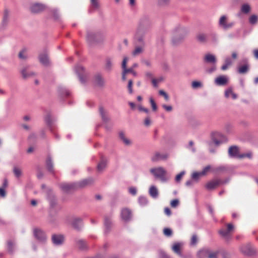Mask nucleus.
I'll list each match as a JSON object with an SVG mask.
<instances>
[{
	"label": "nucleus",
	"instance_id": "obj_48",
	"mask_svg": "<svg viewBox=\"0 0 258 258\" xmlns=\"http://www.w3.org/2000/svg\"><path fill=\"white\" fill-rule=\"evenodd\" d=\"M179 205V201L177 199H174L171 201L170 206L172 208H176Z\"/></svg>",
	"mask_w": 258,
	"mask_h": 258
},
{
	"label": "nucleus",
	"instance_id": "obj_38",
	"mask_svg": "<svg viewBox=\"0 0 258 258\" xmlns=\"http://www.w3.org/2000/svg\"><path fill=\"white\" fill-rule=\"evenodd\" d=\"M22 75L23 77L26 79L28 77L34 76L35 74L33 72L27 73V70L26 69H24L22 71Z\"/></svg>",
	"mask_w": 258,
	"mask_h": 258
},
{
	"label": "nucleus",
	"instance_id": "obj_31",
	"mask_svg": "<svg viewBox=\"0 0 258 258\" xmlns=\"http://www.w3.org/2000/svg\"><path fill=\"white\" fill-rule=\"evenodd\" d=\"M251 10V8L248 4H245L242 5L241 7V11L244 14L248 13Z\"/></svg>",
	"mask_w": 258,
	"mask_h": 258
},
{
	"label": "nucleus",
	"instance_id": "obj_63",
	"mask_svg": "<svg viewBox=\"0 0 258 258\" xmlns=\"http://www.w3.org/2000/svg\"><path fill=\"white\" fill-rule=\"evenodd\" d=\"M163 108H164L166 111H170L172 109V107L171 106H167L165 104L162 105Z\"/></svg>",
	"mask_w": 258,
	"mask_h": 258
},
{
	"label": "nucleus",
	"instance_id": "obj_1",
	"mask_svg": "<svg viewBox=\"0 0 258 258\" xmlns=\"http://www.w3.org/2000/svg\"><path fill=\"white\" fill-rule=\"evenodd\" d=\"M197 40L201 43H205L208 41L215 42L217 41V36L215 33L205 34L199 33L196 36Z\"/></svg>",
	"mask_w": 258,
	"mask_h": 258
},
{
	"label": "nucleus",
	"instance_id": "obj_26",
	"mask_svg": "<svg viewBox=\"0 0 258 258\" xmlns=\"http://www.w3.org/2000/svg\"><path fill=\"white\" fill-rule=\"evenodd\" d=\"M93 182V180L92 178L85 179L80 182L78 183V186L83 187L91 184Z\"/></svg>",
	"mask_w": 258,
	"mask_h": 258
},
{
	"label": "nucleus",
	"instance_id": "obj_15",
	"mask_svg": "<svg viewBox=\"0 0 258 258\" xmlns=\"http://www.w3.org/2000/svg\"><path fill=\"white\" fill-rule=\"evenodd\" d=\"M127 58L124 57L123 59L122 62V68L124 71V72L127 74L129 73H132L134 76H136L137 74L135 71H134L133 68H131L130 69L126 68V63L127 61Z\"/></svg>",
	"mask_w": 258,
	"mask_h": 258
},
{
	"label": "nucleus",
	"instance_id": "obj_57",
	"mask_svg": "<svg viewBox=\"0 0 258 258\" xmlns=\"http://www.w3.org/2000/svg\"><path fill=\"white\" fill-rule=\"evenodd\" d=\"M129 192L133 196H135L137 194V189L135 187H131L128 189Z\"/></svg>",
	"mask_w": 258,
	"mask_h": 258
},
{
	"label": "nucleus",
	"instance_id": "obj_55",
	"mask_svg": "<svg viewBox=\"0 0 258 258\" xmlns=\"http://www.w3.org/2000/svg\"><path fill=\"white\" fill-rule=\"evenodd\" d=\"M201 83L199 82L194 81L192 83V87L194 88H197L201 86Z\"/></svg>",
	"mask_w": 258,
	"mask_h": 258
},
{
	"label": "nucleus",
	"instance_id": "obj_54",
	"mask_svg": "<svg viewBox=\"0 0 258 258\" xmlns=\"http://www.w3.org/2000/svg\"><path fill=\"white\" fill-rule=\"evenodd\" d=\"M132 86H133V81L132 80H130L128 81L127 88H128V92L130 94H132L133 93Z\"/></svg>",
	"mask_w": 258,
	"mask_h": 258
},
{
	"label": "nucleus",
	"instance_id": "obj_4",
	"mask_svg": "<svg viewBox=\"0 0 258 258\" xmlns=\"http://www.w3.org/2000/svg\"><path fill=\"white\" fill-rule=\"evenodd\" d=\"M219 25L223 29L228 30L233 27L234 25V22L230 21L226 16L223 15L219 19Z\"/></svg>",
	"mask_w": 258,
	"mask_h": 258
},
{
	"label": "nucleus",
	"instance_id": "obj_41",
	"mask_svg": "<svg viewBox=\"0 0 258 258\" xmlns=\"http://www.w3.org/2000/svg\"><path fill=\"white\" fill-rule=\"evenodd\" d=\"M26 49H24L22 51H21L19 53V57L21 59H25L27 57V56L26 55Z\"/></svg>",
	"mask_w": 258,
	"mask_h": 258
},
{
	"label": "nucleus",
	"instance_id": "obj_30",
	"mask_svg": "<svg viewBox=\"0 0 258 258\" xmlns=\"http://www.w3.org/2000/svg\"><path fill=\"white\" fill-rule=\"evenodd\" d=\"M229 93H231V96L233 99H235L237 98V95L233 92L232 88H230L226 90L225 92V96L226 98L229 97Z\"/></svg>",
	"mask_w": 258,
	"mask_h": 258
},
{
	"label": "nucleus",
	"instance_id": "obj_52",
	"mask_svg": "<svg viewBox=\"0 0 258 258\" xmlns=\"http://www.w3.org/2000/svg\"><path fill=\"white\" fill-rule=\"evenodd\" d=\"M111 222L110 218H108V217H106L105 218V220H104V224H105V226L107 228L109 227L111 225Z\"/></svg>",
	"mask_w": 258,
	"mask_h": 258
},
{
	"label": "nucleus",
	"instance_id": "obj_45",
	"mask_svg": "<svg viewBox=\"0 0 258 258\" xmlns=\"http://www.w3.org/2000/svg\"><path fill=\"white\" fill-rule=\"evenodd\" d=\"M198 242V237L196 235L194 234L192 236L190 239L191 245H195Z\"/></svg>",
	"mask_w": 258,
	"mask_h": 258
},
{
	"label": "nucleus",
	"instance_id": "obj_37",
	"mask_svg": "<svg viewBox=\"0 0 258 258\" xmlns=\"http://www.w3.org/2000/svg\"><path fill=\"white\" fill-rule=\"evenodd\" d=\"M120 138L122 140L124 144L128 145H130L131 142L128 139L125 138L124 134L123 133L119 134Z\"/></svg>",
	"mask_w": 258,
	"mask_h": 258
},
{
	"label": "nucleus",
	"instance_id": "obj_21",
	"mask_svg": "<svg viewBox=\"0 0 258 258\" xmlns=\"http://www.w3.org/2000/svg\"><path fill=\"white\" fill-rule=\"evenodd\" d=\"M183 33V30L182 29H179L177 32L174 33V37L172 39V43L173 44H177V43L183 38V36H180L178 40H176V37L178 35H181Z\"/></svg>",
	"mask_w": 258,
	"mask_h": 258
},
{
	"label": "nucleus",
	"instance_id": "obj_12",
	"mask_svg": "<svg viewBox=\"0 0 258 258\" xmlns=\"http://www.w3.org/2000/svg\"><path fill=\"white\" fill-rule=\"evenodd\" d=\"M77 185L74 183H62L60 184L61 189L65 192H70L76 188Z\"/></svg>",
	"mask_w": 258,
	"mask_h": 258
},
{
	"label": "nucleus",
	"instance_id": "obj_6",
	"mask_svg": "<svg viewBox=\"0 0 258 258\" xmlns=\"http://www.w3.org/2000/svg\"><path fill=\"white\" fill-rule=\"evenodd\" d=\"M168 156L169 155L167 153L156 152L152 157L151 160L153 162H156L159 160H165L168 158Z\"/></svg>",
	"mask_w": 258,
	"mask_h": 258
},
{
	"label": "nucleus",
	"instance_id": "obj_25",
	"mask_svg": "<svg viewBox=\"0 0 258 258\" xmlns=\"http://www.w3.org/2000/svg\"><path fill=\"white\" fill-rule=\"evenodd\" d=\"M107 161L106 159L102 158L101 159L100 162L97 165V170L99 172L102 171L106 167Z\"/></svg>",
	"mask_w": 258,
	"mask_h": 258
},
{
	"label": "nucleus",
	"instance_id": "obj_51",
	"mask_svg": "<svg viewBox=\"0 0 258 258\" xmlns=\"http://www.w3.org/2000/svg\"><path fill=\"white\" fill-rule=\"evenodd\" d=\"M201 176H203L201 174V172H196L193 173V174L192 175V178L194 179L197 180Z\"/></svg>",
	"mask_w": 258,
	"mask_h": 258
},
{
	"label": "nucleus",
	"instance_id": "obj_40",
	"mask_svg": "<svg viewBox=\"0 0 258 258\" xmlns=\"http://www.w3.org/2000/svg\"><path fill=\"white\" fill-rule=\"evenodd\" d=\"M163 233L165 236L169 237L172 235V231L170 228H165L163 230Z\"/></svg>",
	"mask_w": 258,
	"mask_h": 258
},
{
	"label": "nucleus",
	"instance_id": "obj_18",
	"mask_svg": "<svg viewBox=\"0 0 258 258\" xmlns=\"http://www.w3.org/2000/svg\"><path fill=\"white\" fill-rule=\"evenodd\" d=\"M64 238L61 235H53L52 236V240L53 243L56 245H59L62 243Z\"/></svg>",
	"mask_w": 258,
	"mask_h": 258
},
{
	"label": "nucleus",
	"instance_id": "obj_58",
	"mask_svg": "<svg viewBox=\"0 0 258 258\" xmlns=\"http://www.w3.org/2000/svg\"><path fill=\"white\" fill-rule=\"evenodd\" d=\"M170 0H158V4L160 6H164L168 4Z\"/></svg>",
	"mask_w": 258,
	"mask_h": 258
},
{
	"label": "nucleus",
	"instance_id": "obj_47",
	"mask_svg": "<svg viewBox=\"0 0 258 258\" xmlns=\"http://www.w3.org/2000/svg\"><path fill=\"white\" fill-rule=\"evenodd\" d=\"M9 16V12L8 10H5L4 13L3 22H6L8 21Z\"/></svg>",
	"mask_w": 258,
	"mask_h": 258
},
{
	"label": "nucleus",
	"instance_id": "obj_2",
	"mask_svg": "<svg viewBox=\"0 0 258 258\" xmlns=\"http://www.w3.org/2000/svg\"><path fill=\"white\" fill-rule=\"evenodd\" d=\"M150 171L156 178L160 179L162 181H166L167 180L166 171L163 167L151 168Z\"/></svg>",
	"mask_w": 258,
	"mask_h": 258
},
{
	"label": "nucleus",
	"instance_id": "obj_23",
	"mask_svg": "<svg viewBox=\"0 0 258 258\" xmlns=\"http://www.w3.org/2000/svg\"><path fill=\"white\" fill-rule=\"evenodd\" d=\"M82 220L80 218H75L72 222V225L74 228L79 230L82 226Z\"/></svg>",
	"mask_w": 258,
	"mask_h": 258
},
{
	"label": "nucleus",
	"instance_id": "obj_3",
	"mask_svg": "<svg viewBox=\"0 0 258 258\" xmlns=\"http://www.w3.org/2000/svg\"><path fill=\"white\" fill-rule=\"evenodd\" d=\"M234 229L233 225L229 223L227 225V229H221L219 231L220 236L226 241H229L232 237V232Z\"/></svg>",
	"mask_w": 258,
	"mask_h": 258
},
{
	"label": "nucleus",
	"instance_id": "obj_13",
	"mask_svg": "<svg viewBox=\"0 0 258 258\" xmlns=\"http://www.w3.org/2000/svg\"><path fill=\"white\" fill-rule=\"evenodd\" d=\"M249 70V65L246 62L242 65H239L237 68V72L240 74H245L247 73Z\"/></svg>",
	"mask_w": 258,
	"mask_h": 258
},
{
	"label": "nucleus",
	"instance_id": "obj_36",
	"mask_svg": "<svg viewBox=\"0 0 258 258\" xmlns=\"http://www.w3.org/2000/svg\"><path fill=\"white\" fill-rule=\"evenodd\" d=\"M99 112L102 116V119L104 121H107L108 120V118L106 116V112L105 111L103 107H102V106L99 107Z\"/></svg>",
	"mask_w": 258,
	"mask_h": 258
},
{
	"label": "nucleus",
	"instance_id": "obj_29",
	"mask_svg": "<svg viewBox=\"0 0 258 258\" xmlns=\"http://www.w3.org/2000/svg\"><path fill=\"white\" fill-rule=\"evenodd\" d=\"M221 250H210V253L208 256V258H218L219 255L220 254Z\"/></svg>",
	"mask_w": 258,
	"mask_h": 258
},
{
	"label": "nucleus",
	"instance_id": "obj_39",
	"mask_svg": "<svg viewBox=\"0 0 258 258\" xmlns=\"http://www.w3.org/2000/svg\"><path fill=\"white\" fill-rule=\"evenodd\" d=\"M13 171H14L15 175L17 177H19L22 174L21 170L18 167H15L14 168Z\"/></svg>",
	"mask_w": 258,
	"mask_h": 258
},
{
	"label": "nucleus",
	"instance_id": "obj_42",
	"mask_svg": "<svg viewBox=\"0 0 258 258\" xmlns=\"http://www.w3.org/2000/svg\"><path fill=\"white\" fill-rule=\"evenodd\" d=\"M77 244H78V246L80 249H83L86 247V242L84 240H79L78 241Z\"/></svg>",
	"mask_w": 258,
	"mask_h": 258
},
{
	"label": "nucleus",
	"instance_id": "obj_32",
	"mask_svg": "<svg viewBox=\"0 0 258 258\" xmlns=\"http://www.w3.org/2000/svg\"><path fill=\"white\" fill-rule=\"evenodd\" d=\"M46 165L48 170L50 172L53 171V167L52 160L50 157H48L46 160Z\"/></svg>",
	"mask_w": 258,
	"mask_h": 258
},
{
	"label": "nucleus",
	"instance_id": "obj_35",
	"mask_svg": "<svg viewBox=\"0 0 258 258\" xmlns=\"http://www.w3.org/2000/svg\"><path fill=\"white\" fill-rule=\"evenodd\" d=\"M143 48L141 46H137L135 48V50L133 51L132 54L134 56H137L142 53Z\"/></svg>",
	"mask_w": 258,
	"mask_h": 258
},
{
	"label": "nucleus",
	"instance_id": "obj_7",
	"mask_svg": "<svg viewBox=\"0 0 258 258\" xmlns=\"http://www.w3.org/2000/svg\"><path fill=\"white\" fill-rule=\"evenodd\" d=\"M220 183V179H214L208 182L205 185V187L208 190H212L218 187Z\"/></svg>",
	"mask_w": 258,
	"mask_h": 258
},
{
	"label": "nucleus",
	"instance_id": "obj_17",
	"mask_svg": "<svg viewBox=\"0 0 258 258\" xmlns=\"http://www.w3.org/2000/svg\"><path fill=\"white\" fill-rule=\"evenodd\" d=\"M210 249L208 248H205L200 250L197 253V256L198 258H206L207 257L208 258L209 253H210Z\"/></svg>",
	"mask_w": 258,
	"mask_h": 258
},
{
	"label": "nucleus",
	"instance_id": "obj_28",
	"mask_svg": "<svg viewBox=\"0 0 258 258\" xmlns=\"http://www.w3.org/2000/svg\"><path fill=\"white\" fill-rule=\"evenodd\" d=\"M145 34V32L141 29H139L136 34V39L140 42L143 41V36Z\"/></svg>",
	"mask_w": 258,
	"mask_h": 258
},
{
	"label": "nucleus",
	"instance_id": "obj_49",
	"mask_svg": "<svg viewBox=\"0 0 258 258\" xmlns=\"http://www.w3.org/2000/svg\"><path fill=\"white\" fill-rule=\"evenodd\" d=\"M159 94L160 95H161V96H163V97H164L166 101H168V100H169V96H168V95H167V94L165 92H164L163 90H160V91H159Z\"/></svg>",
	"mask_w": 258,
	"mask_h": 258
},
{
	"label": "nucleus",
	"instance_id": "obj_60",
	"mask_svg": "<svg viewBox=\"0 0 258 258\" xmlns=\"http://www.w3.org/2000/svg\"><path fill=\"white\" fill-rule=\"evenodd\" d=\"M6 193L5 191V188L3 187H0V196L2 197H5L6 196Z\"/></svg>",
	"mask_w": 258,
	"mask_h": 258
},
{
	"label": "nucleus",
	"instance_id": "obj_61",
	"mask_svg": "<svg viewBox=\"0 0 258 258\" xmlns=\"http://www.w3.org/2000/svg\"><path fill=\"white\" fill-rule=\"evenodd\" d=\"M225 63L227 66H230L232 64V61L230 58H226L225 60Z\"/></svg>",
	"mask_w": 258,
	"mask_h": 258
},
{
	"label": "nucleus",
	"instance_id": "obj_22",
	"mask_svg": "<svg viewBox=\"0 0 258 258\" xmlns=\"http://www.w3.org/2000/svg\"><path fill=\"white\" fill-rule=\"evenodd\" d=\"M182 246V244L181 243L179 242H176L173 244L172 247V250L173 251L176 253L177 254L179 255H181V247Z\"/></svg>",
	"mask_w": 258,
	"mask_h": 258
},
{
	"label": "nucleus",
	"instance_id": "obj_20",
	"mask_svg": "<svg viewBox=\"0 0 258 258\" xmlns=\"http://www.w3.org/2000/svg\"><path fill=\"white\" fill-rule=\"evenodd\" d=\"M204 61L208 63H211L215 64L216 62V58L215 55L208 53L205 55L204 57Z\"/></svg>",
	"mask_w": 258,
	"mask_h": 258
},
{
	"label": "nucleus",
	"instance_id": "obj_64",
	"mask_svg": "<svg viewBox=\"0 0 258 258\" xmlns=\"http://www.w3.org/2000/svg\"><path fill=\"white\" fill-rule=\"evenodd\" d=\"M164 213L167 216H170L171 214L170 209L168 207H166L164 209Z\"/></svg>",
	"mask_w": 258,
	"mask_h": 258
},
{
	"label": "nucleus",
	"instance_id": "obj_8",
	"mask_svg": "<svg viewBox=\"0 0 258 258\" xmlns=\"http://www.w3.org/2000/svg\"><path fill=\"white\" fill-rule=\"evenodd\" d=\"M34 234L35 237L41 241H43L46 239L45 233L39 229H35L34 230Z\"/></svg>",
	"mask_w": 258,
	"mask_h": 258
},
{
	"label": "nucleus",
	"instance_id": "obj_10",
	"mask_svg": "<svg viewBox=\"0 0 258 258\" xmlns=\"http://www.w3.org/2000/svg\"><path fill=\"white\" fill-rule=\"evenodd\" d=\"M228 78L225 76H220L215 80V83L218 86H224L228 83Z\"/></svg>",
	"mask_w": 258,
	"mask_h": 258
},
{
	"label": "nucleus",
	"instance_id": "obj_62",
	"mask_svg": "<svg viewBox=\"0 0 258 258\" xmlns=\"http://www.w3.org/2000/svg\"><path fill=\"white\" fill-rule=\"evenodd\" d=\"M45 121L47 124L50 125L51 123L50 116L49 115L46 116L45 118Z\"/></svg>",
	"mask_w": 258,
	"mask_h": 258
},
{
	"label": "nucleus",
	"instance_id": "obj_33",
	"mask_svg": "<svg viewBox=\"0 0 258 258\" xmlns=\"http://www.w3.org/2000/svg\"><path fill=\"white\" fill-rule=\"evenodd\" d=\"M96 37L95 34L92 33V32H88L87 35V41L89 43H91L93 42L95 40Z\"/></svg>",
	"mask_w": 258,
	"mask_h": 258
},
{
	"label": "nucleus",
	"instance_id": "obj_53",
	"mask_svg": "<svg viewBox=\"0 0 258 258\" xmlns=\"http://www.w3.org/2000/svg\"><path fill=\"white\" fill-rule=\"evenodd\" d=\"M150 101L151 105L153 110L154 111H156L157 110V106H156L155 102L154 101L153 99L152 98H151L150 99Z\"/></svg>",
	"mask_w": 258,
	"mask_h": 258
},
{
	"label": "nucleus",
	"instance_id": "obj_24",
	"mask_svg": "<svg viewBox=\"0 0 258 258\" xmlns=\"http://www.w3.org/2000/svg\"><path fill=\"white\" fill-rule=\"evenodd\" d=\"M112 60L113 59L111 57H107L105 60V69L107 71H110L112 68Z\"/></svg>",
	"mask_w": 258,
	"mask_h": 258
},
{
	"label": "nucleus",
	"instance_id": "obj_27",
	"mask_svg": "<svg viewBox=\"0 0 258 258\" xmlns=\"http://www.w3.org/2000/svg\"><path fill=\"white\" fill-rule=\"evenodd\" d=\"M149 194L153 198H156L158 196L157 188L154 185L151 186L149 189Z\"/></svg>",
	"mask_w": 258,
	"mask_h": 258
},
{
	"label": "nucleus",
	"instance_id": "obj_43",
	"mask_svg": "<svg viewBox=\"0 0 258 258\" xmlns=\"http://www.w3.org/2000/svg\"><path fill=\"white\" fill-rule=\"evenodd\" d=\"M8 249L10 252H13L14 250V243L12 241H9L8 242Z\"/></svg>",
	"mask_w": 258,
	"mask_h": 258
},
{
	"label": "nucleus",
	"instance_id": "obj_44",
	"mask_svg": "<svg viewBox=\"0 0 258 258\" xmlns=\"http://www.w3.org/2000/svg\"><path fill=\"white\" fill-rule=\"evenodd\" d=\"M96 84L99 86H102L104 84V81L102 78L100 76H97L96 78Z\"/></svg>",
	"mask_w": 258,
	"mask_h": 258
},
{
	"label": "nucleus",
	"instance_id": "obj_56",
	"mask_svg": "<svg viewBox=\"0 0 258 258\" xmlns=\"http://www.w3.org/2000/svg\"><path fill=\"white\" fill-rule=\"evenodd\" d=\"M184 174V172H180V173H179L178 174H177L176 176L175 180L177 182L179 181L180 180V179H181V178L182 177Z\"/></svg>",
	"mask_w": 258,
	"mask_h": 258
},
{
	"label": "nucleus",
	"instance_id": "obj_16",
	"mask_svg": "<svg viewBox=\"0 0 258 258\" xmlns=\"http://www.w3.org/2000/svg\"><path fill=\"white\" fill-rule=\"evenodd\" d=\"M39 59L40 63L44 66H47L49 64V60L46 53L40 54L39 56Z\"/></svg>",
	"mask_w": 258,
	"mask_h": 258
},
{
	"label": "nucleus",
	"instance_id": "obj_34",
	"mask_svg": "<svg viewBox=\"0 0 258 258\" xmlns=\"http://www.w3.org/2000/svg\"><path fill=\"white\" fill-rule=\"evenodd\" d=\"M258 21V17L255 15H252L249 18V22L251 25H254Z\"/></svg>",
	"mask_w": 258,
	"mask_h": 258
},
{
	"label": "nucleus",
	"instance_id": "obj_9",
	"mask_svg": "<svg viewBox=\"0 0 258 258\" xmlns=\"http://www.w3.org/2000/svg\"><path fill=\"white\" fill-rule=\"evenodd\" d=\"M76 71L79 74L80 80L82 83L86 81V75L85 73V69L81 66H78L76 68Z\"/></svg>",
	"mask_w": 258,
	"mask_h": 258
},
{
	"label": "nucleus",
	"instance_id": "obj_59",
	"mask_svg": "<svg viewBox=\"0 0 258 258\" xmlns=\"http://www.w3.org/2000/svg\"><path fill=\"white\" fill-rule=\"evenodd\" d=\"M91 3L93 7L94 8L98 7V0H91Z\"/></svg>",
	"mask_w": 258,
	"mask_h": 258
},
{
	"label": "nucleus",
	"instance_id": "obj_19",
	"mask_svg": "<svg viewBox=\"0 0 258 258\" xmlns=\"http://www.w3.org/2000/svg\"><path fill=\"white\" fill-rule=\"evenodd\" d=\"M239 150L237 146H231L229 148L228 154L231 157H239L238 155Z\"/></svg>",
	"mask_w": 258,
	"mask_h": 258
},
{
	"label": "nucleus",
	"instance_id": "obj_46",
	"mask_svg": "<svg viewBox=\"0 0 258 258\" xmlns=\"http://www.w3.org/2000/svg\"><path fill=\"white\" fill-rule=\"evenodd\" d=\"M211 169V166L210 165H208L206 166L203 170L201 171V174L204 176L206 175L207 172L210 171Z\"/></svg>",
	"mask_w": 258,
	"mask_h": 258
},
{
	"label": "nucleus",
	"instance_id": "obj_5",
	"mask_svg": "<svg viewBox=\"0 0 258 258\" xmlns=\"http://www.w3.org/2000/svg\"><path fill=\"white\" fill-rule=\"evenodd\" d=\"M46 7L40 3H34L31 5L30 10V11L33 13H39L43 12Z\"/></svg>",
	"mask_w": 258,
	"mask_h": 258
},
{
	"label": "nucleus",
	"instance_id": "obj_50",
	"mask_svg": "<svg viewBox=\"0 0 258 258\" xmlns=\"http://www.w3.org/2000/svg\"><path fill=\"white\" fill-rule=\"evenodd\" d=\"M220 254L222 255V258H230L229 253L224 250H221Z\"/></svg>",
	"mask_w": 258,
	"mask_h": 258
},
{
	"label": "nucleus",
	"instance_id": "obj_14",
	"mask_svg": "<svg viewBox=\"0 0 258 258\" xmlns=\"http://www.w3.org/2000/svg\"><path fill=\"white\" fill-rule=\"evenodd\" d=\"M241 251L246 255H251L253 253L254 251L250 244L242 245L240 247Z\"/></svg>",
	"mask_w": 258,
	"mask_h": 258
},
{
	"label": "nucleus",
	"instance_id": "obj_11",
	"mask_svg": "<svg viewBox=\"0 0 258 258\" xmlns=\"http://www.w3.org/2000/svg\"><path fill=\"white\" fill-rule=\"evenodd\" d=\"M121 216L122 220L127 221L130 220L132 218L131 211L127 208H124L122 210Z\"/></svg>",
	"mask_w": 258,
	"mask_h": 258
}]
</instances>
